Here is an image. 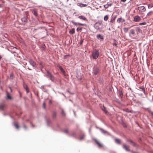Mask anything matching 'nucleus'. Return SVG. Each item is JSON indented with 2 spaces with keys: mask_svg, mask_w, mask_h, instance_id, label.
Masks as SVG:
<instances>
[{
  "mask_svg": "<svg viewBox=\"0 0 153 153\" xmlns=\"http://www.w3.org/2000/svg\"><path fill=\"white\" fill-rule=\"evenodd\" d=\"M28 69L29 70H31L29 68H28Z\"/></svg>",
  "mask_w": 153,
  "mask_h": 153,
  "instance_id": "603ef678",
  "label": "nucleus"
},
{
  "mask_svg": "<svg viewBox=\"0 0 153 153\" xmlns=\"http://www.w3.org/2000/svg\"><path fill=\"white\" fill-rule=\"evenodd\" d=\"M29 63L33 67H35L36 65V63L32 59H30L29 61Z\"/></svg>",
  "mask_w": 153,
  "mask_h": 153,
  "instance_id": "9d476101",
  "label": "nucleus"
},
{
  "mask_svg": "<svg viewBox=\"0 0 153 153\" xmlns=\"http://www.w3.org/2000/svg\"><path fill=\"white\" fill-rule=\"evenodd\" d=\"M63 132L66 134H68V130L67 129H65L63 130Z\"/></svg>",
  "mask_w": 153,
  "mask_h": 153,
  "instance_id": "2f4dec72",
  "label": "nucleus"
},
{
  "mask_svg": "<svg viewBox=\"0 0 153 153\" xmlns=\"http://www.w3.org/2000/svg\"><path fill=\"white\" fill-rule=\"evenodd\" d=\"M152 11H150V12H149V13H147V16H149L151 15V13H152Z\"/></svg>",
  "mask_w": 153,
  "mask_h": 153,
  "instance_id": "79ce46f5",
  "label": "nucleus"
},
{
  "mask_svg": "<svg viewBox=\"0 0 153 153\" xmlns=\"http://www.w3.org/2000/svg\"><path fill=\"white\" fill-rule=\"evenodd\" d=\"M32 12L35 16H37V11L35 9H33L32 11Z\"/></svg>",
  "mask_w": 153,
  "mask_h": 153,
  "instance_id": "f3484780",
  "label": "nucleus"
},
{
  "mask_svg": "<svg viewBox=\"0 0 153 153\" xmlns=\"http://www.w3.org/2000/svg\"><path fill=\"white\" fill-rule=\"evenodd\" d=\"M2 58V57L0 55V60H1Z\"/></svg>",
  "mask_w": 153,
  "mask_h": 153,
  "instance_id": "8fccbe9b",
  "label": "nucleus"
},
{
  "mask_svg": "<svg viewBox=\"0 0 153 153\" xmlns=\"http://www.w3.org/2000/svg\"><path fill=\"white\" fill-rule=\"evenodd\" d=\"M78 18L80 19H82L84 21L87 20L86 18L83 16H79L78 17Z\"/></svg>",
  "mask_w": 153,
  "mask_h": 153,
  "instance_id": "dca6fc26",
  "label": "nucleus"
},
{
  "mask_svg": "<svg viewBox=\"0 0 153 153\" xmlns=\"http://www.w3.org/2000/svg\"><path fill=\"white\" fill-rule=\"evenodd\" d=\"M102 110L104 111V112L106 114L108 113V111L106 110L105 108L103 106L102 108Z\"/></svg>",
  "mask_w": 153,
  "mask_h": 153,
  "instance_id": "5701e85b",
  "label": "nucleus"
},
{
  "mask_svg": "<svg viewBox=\"0 0 153 153\" xmlns=\"http://www.w3.org/2000/svg\"><path fill=\"white\" fill-rule=\"evenodd\" d=\"M100 72L99 69L98 68H94L93 69V73L95 75L97 74Z\"/></svg>",
  "mask_w": 153,
  "mask_h": 153,
  "instance_id": "20e7f679",
  "label": "nucleus"
},
{
  "mask_svg": "<svg viewBox=\"0 0 153 153\" xmlns=\"http://www.w3.org/2000/svg\"><path fill=\"white\" fill-rule=\"evenodd\" d=\"M123 148L124 149L127 151L129 152L130 151L129 148V146H128L126 144H123Z\"/></svg>",
  "mask_w": 153,
  "mask_h": 153,
  "instance_id": "0eeeda50",
  "label": "nucleus"
},
{
  "mask_svg": "<svg viewBox=\"0 0 153 153\" xmlns=\"http://www.w3.org/2000/svg\"><path fill=\"white\" fill-rule=\"evenodd\" d=\"M56 111H54L53 113L52 116L54 118L56 117Z\"/></svg>",
  "mask_w": 153,
  "mask_h": 153,
  "instance_id": "bb28decb",
  "label": "nucleus"
},
{
  "mask_svg": "<svg viewBox=\"0 0 153 153\" xmlns=\"http://www.w3.org/2000/svg\"><path fill=\"white\" fill-rule=\"evenodd\" d=\"M138 8L139 11L141 12H145L146 10V8L144 6L139 7Z\"/></svg>",
  "mask_w": 153,
  "mask_h": 153,
  "instance_id": "423d86ee",
  "label": "nucleus"
},
{
  "mask_svg": "<svg viewBox=\"0 0 153 153\" xmlns=\"http://www.w3.org/2000/svg\"><path fill=\"white\" fill-rule=\"evenodd\" d=\"M0 6H1V5H0Z\"/></svg>",
  "mask_w": 153,
  "mask_h": 153,
  "instance_id": "864d4df0",
  "label": "nucleus"
},
{
  "mask_svg": "<svg viewBox=\"0 0 153 153\" xmlns=\"http://www.w3.org/2000/svg\"><path fill=\"white\" fill-rule=\"evenodd\" d=\"M59 69L60 70L61 72H62L63 74L65 73V71H64L62 66H59Z\"/></svg>",
  "mask_w": 153,
  "mask_h": 153,
  "instance_id": "412c9836",
  "label": "nucleus"
},
{
  "mask_svg": "<svg viewBox=\"0 0 153 153\" xmlns=\"http://www.w3.org/2000/svg\"><path fill=\"white\" fill-rule=\"evenodd\" d=\"M146 22H143V23H140L139 24V25H144L146 24Z\"/></svg>",
  "mask_w": 153,
  "mask_h": 153,
  "instance_id": "4c0bfd02",
  "label": "nucleus"
},
{
  "mask_svg": "<svg viewBox=\"0 0 153 153\" xmlns=\"http://www.w3.org/2000/svg\"><path fill=\"white\" fill-rule=\"evenodd\" d=\"M119 94L121 98H122L123 97V92L121 91H119Z\"/></svg>",
  "mask_w": 153,
  "mask_h": 153,
  "instance_id": "393cba45",
  "label": "nucleus"
},
{
  "mask_svg": "<svg viewBox=\"0 0 153 153\" xmlns=\"http://www.w3.org/2000/svg\"><path fill=\"white\" fill-rule=\"evenodd\" d=\"M97 37L98 39H103V36L100 34L97 35Z\"/></svg>",
  "mask_w": 153,
  "mask_h": 153,
  "instance_id": "6ab92c4d",
  "label": "nucleus"
},
{
  "mask_svg": "<svg viewBox=\"0 0 153 153\" xmlns=\"http://www.w3.org/2000/svg\"><path fill=\"white\" fill-rule=\"evenodd\" d=\"M72 22L74 25H76V26H77V25L83 26L84 25V24L80 23L75 22Z\"/></svg>",
  "mask_w": 153,
  "mask_h": 153,
  "instance_id": "f8f14e48",
  "label": "nucleus"
},
{
  "mask_svg": "<svg viewBox=\"0 0 153 153\" xmlns=\"http://www.w3.org/2000/svg\"><path fill=\"white\" fill-rule=\"evenodd\" d=\"M61 114H62V116H63V117H65V113L64 112V111L63 110H62Z\"/></svg>",
  "mask_w": 153,
  "mask_h": 153,
  "instance_id": "473e14b6",
  "label": "nucleus"
},
{
  "mask_svg": "<svg viewBox=\"0 0 153 153\" xmlns=\"http://www.w3.org/2000/svg\"><path fill=\"white\" fill-rule=\"evenodd\" d=\"M23 127H24V128H26V127L25 126V125H24V126H23Z\"/></svg>",
  "mask_w": 153,
  "mask_h": 153,
  "instance_id": "de8ad7c7",
  "label": "nucleus"
},
{
  "mask_svg": "<svg viewBox=\"0 0 153 153\" xmlns=\"http://www.w3.org/2000/svg\"><path fill=\"white\" fill-rule=\"evenodd\" d=\"M64 58L65 59H66L67 58V55H64Z\"/></svg>",
  "mask_w": 153,
  "mask_h": 153,
  "instance_id": "37998d69",
  "label": "nucleus"
},
{
  "mask_svg": "<svg viewBox=\"0 0 153 153\" xmlns=\"http://www.w3.org/2000/svg\"><path fill=\"white\" fill-rule=\"evenodd\" d=\"M9 88L10 89V92H12V90L11 87H9Z\"/></svg>",
  "mask_w": 153,
  "mask_h": 153,
  "instance_id": "a18cd8bd",
  "label": "nucleus"
},
{
  "mask_svg": "<svg viewBox=\"0 0 153 153\" xmlns=\"http://www.w3.org/2000/svg\"><path fill=\"white\" fill-rule=\"evenodd\" d=\"M5 108V105L4 103L0 104V110H3Z\"/></svg>",
  "mask_w": 153,
  "mask_h": 153,
  "instance_id": "9b49d317",
  "label": "nucleus"
},
{
  "mask_svg": "<svg viewBox=\"0 0 153 153\" xmlns=\"http://www.w3.org/2000/svg\"><path fill=\"white\" fill-rule=\"evenodd\" d=\"M94 141L99 147H100L102 146V145L97 139H94Z\"/></svg>",
  "mask_w": 153,
  "mask_h": 153,
  "instance_id": "1a4fd4ad",
  "label": "nucleus"
},
{
  "mask_svg": "<svg viewBox=\"0 0 153 153\" xmlns=\"http://www.w3.org/2000/svg\"><path fill=\"white\" fill-rule=\"evenodd\" d=\"M152 7H153V5L149 4L148 5V8L149 9L151 8Z\"/></svg>",
  "mask_w": 153,
  "mask_h": 153,
  "instance_id": "72a5a7b5",
  "label": "nucleus"
},
{
  "mask_svg": "<svg viewBox=\"0 0 153 153\" xmlns=\"http://www.w3.org/2000/svg\"><path fill=\"white\" fill-rule=\"evenodd\" d=\"M135 30H134L132 29L130 31L129 35H132L133 36H134L135 34Z\"/></svg>",
  "mask_w": 153,
  "mask_h": 153,
  "instance_id": "2eb2a0df",
  "label": "nucleus"
},
{
  "mask_svg": "<svg viewBox=\"0 0 153 153\" xmlns=\"http://www.w3.org/2000/svg\"><path fill=\"white\" fill-rule=\"evenodd\" d=\"M82 30V28H81V27H78L77 28V31H78V30Z\"/></svg>",
  "mask_w": 153,
  "mask_h": 153,
  "instance_id": "a19ab883",
  "label": "nucleus"
},
{
  "mask_svg": "<svg viewBox=\"0 0 153 153\" xmlns=\"http://www.w3.org/2000/svg\"><path fill=\"white\" fill-rule=\"evenodd\" d=\"M94 27L97 30H101L103 28V24L102 22L98 21L94 25Z\"/></svg>",
  "mask_w": 153,
  "mask_h": 153,
  "instance_id": "f257e3e1",
  "label": "nucleus"
},
{
  "mask_svg": "<svg viewBox=\"0 0 153 153\" xmlns=\"http://www.w3.org/2000/svg\"><path fill=\"white\" fill-rule=\"evenodd\" d=\"M69 33L70 34H73L75 33V29L74 28H73L72 30H70L69 31Z\"/></svg>",
  "mask_w": 153,
  "mask_h": 153,
  "instance_id": "a878e982",
  "label": "nucleus"
},
{
  "mask_svg": "<svg viewBox=\"0 0 153 153\" xmlns=\"http://www.w3.org/2000/svg\"><path fill=\"white\" fill-rule=\"evenodd\" d=\"M126 0H121V1L122 2H125L126 1Z\"/></svg>",
  "mask_w": 153,
  "mask_h": 153,
  "instance_id": "c03bdc74",
  "label": "nucleus"
},
{
  "mask_svg": "<svg viewBox=\"0 0 153 153\" xmlns=\"http://www.w3.org/2000/svg\"><path fill=\"white\" fill-rule=\"evenodd\" d=\"M14 126H15V127H16V128H17V129L19 128V124H18V123H15L14 124Z\"/></svg>",
  "mask_w": 153,
  "mask_h": 153,
  "instance_id": "7c9ffc66",
  "label": "nucleus"
},
{
  "mask_svg": "<svg viewBox=\"0 0 153 153\" xmlns=\"http://www.w3.org/2000/svg\"><path fill=\"white\" fill-rule=\"evenodd\" d=\"M118 43V42L115 40H114V42L112 44L114 46H115L116 47H117V45Z\"/></svg>",
  "mask_w": 153,
  "mask_h": 153,
  "instance_id": "aec40b11",
  "label": "nucleus"
},
{
  "mask_svg": "<svg viewBox=\"0 0 153 153\" xmlns=\"http://www.w3.org/2000/svg\"><path fill=\"white\" fill-rule=\"evenodd\" d=\"M135 30L137 32L139 33H140L141 32V30L139 27H135Z\"/></svg>",
  "mask_w": 153,
  "mask_h": 153,
  "instance_id": "4be33fe9",
  "label": "nucleus"
},
{
  "mask_svg": "<svg viewBox=\"0 0 153 153\" xmlns=\"http://www.w3.org/2000/svg\"><path fill=\"white\" fill-rule=\"evenodd\" d=\"M45 105H46L45 103V102H44L43 104V105H42L43 107L44 108H45Z\"/></svg>",
  "mask_w": 153,
  "mask_h": 153,
  "instance_id": "ea45409f",
  "label": "nucleus"
},
{
  "mask_svg": "<svg viewBox=\"0 0 153 153\" xmlns=\"http://www.w3.org/2000/svg\"><path fill=\"white\" fill-rule=\"evenodd\" d=\"M139 89H141L142 91L144 93V94H145L146 92L145 91V89L144 87H139Z\"/></svg>",
  "mask_w": 153,
  "mask_h": 153,
  "instance_id": "b1692460",
  "label": "nucleus"
},
{
  "mask_svg": "<svg viewBox=\"0 0 153 153\" xmlns=\"http://www.w3.org/2000/svg\"><path fill=\"white\" fill-rule=\"evenodd\" d=\"M77 6L82 7H85L87 5L86 4H84L81 3H78L77 4Z\"/></svg>",
  "mask_w": 153,
  "mask_h": 153,
  "instance_id": "ddd939ff",
  "label": "nucleus"
},
{
  "mask_svg": "<svg viewBox=\"0 0 153 153\" xmlns=\"http://www.w3.org/2000/svg\"><path fill=\"white\" fill-rule=\"evenodd\" d=\"M128 28L125 27L123 28V30L125 32H127L128 31Z\"/></svg>",
  "mask_w": 153,
  "mask_h": 153,
  "instance_id": "c756f323",
  "label": "nucleus"
},
{
  "mask_svg": "<svg viewBox=\"0 0 153 153\" xmlns=\"http://www.w3.org/2000/svg\"><path fill=\"white\" fill-rule=\"evenodd\" d=\"M109 5L108 4H105L104 5V7L105 9H107Z\"/></svg>",
  "mask_w": 153,
  "mask_h": 153,
  "instance_id": "e433bc0d",
  "label": "nucleus"
},
{
  "mask_svg": "<svg viewBox=\"0 0 153 153\" xmlns=\"http://www.w3.org/2000/svg\"><path fill=\"white\" fill-rule=\"evenodd\" d=\"M47 74L48 77L52 81H53L54 80V77L52 75L50 72L47 71Z\"/></svg>",
  "mask_w": 153,
  "mask_h": 153,
  "instance_id": "7ed1b4c3",
  "label": "nucleus"
},
{
  "mask_svg": "<svg viewBox=\"0 0 153 153\" xmlns=\"http://www.w3.org/2000/svg\"><path fill=\"white\" fill-rule=\"evenodd\" d=\"M115 21V19L112 18L111 19L110 22H113Z\"/></svg>",
  "mask_w": 153,
  "mask_h": 153,
  "instance_id": "58836bf2",
  "label": "nucleus"
},
{
  "mask_svg": "<svg viewBox=\"0 0 153 153\" xmlns=\"http://www.w3.org/2000/svg\"><path fill=\"white\" fill-rule=\"evenodd\" d=\"M52 103V101L51 100H49V103L51 104Z\"/></svg>",
  "mask_w": 153,
  "mask_h": 153,
  "instance_id": "49530a36",
  "label": "nucleus"
},
{
  "mask_svg": "<svg viewBox=\"0 0 153 153\" xmlns=\"http://www.w3.org/2000/svg\"><path fill=\"white\" fill-rule=\"evenodd\" d=\"M141 20V18L138 16H135L134 18V21L135 22H139Z\"/></svg>",
  "mask_w": 153,
  "mask_h": 153,
  "instance_id": "39448f33",
  "label": "nucleus"
},
{
  "mask_svg": "<svg viewBox=\"0 0 153 153\" xmlns=\"http://www.w3.org/2000/svg\"><path fill=\"white\" fill-rule=\"evenodd\" d=\"M22 23V24H25L27 22V19L26 17H24L21 19Z\"/></svg>",
  "mask_w": 153,
  "mask_h": 153,
  "instance_id": "6e6552de",
  "label": "nucleus"
},
{
  "mask_svg": "<svg viewBox=\"0 0 153 153\" xmlns=\"http://www.w3.org/2000/svg\"><path fill=\"white\" fill-rule=\"evenodd\" d=\"M67 55V56H70V55L69 54H68Z\"/></svg>",
  "mask_w": 153,
  "mask_h": 153,
  "instance_id": "3c124183",
  "label": "nucleus"
},
{
  "mask_svg": "<svg viewBox=\"0 0 153 153\" xmlns=\"http://www.w3.org/2000/svg\"><path fill=\"white\" fill-rule=\"evenodd\" d=\"M84 135H81V136H80V137H79V139L80 140H82L84 138Z\"/></svg>",
  "mask_w": 153,
  "mask_h": 153,
  "instance_id": "c9c22d12",
  "label": "nucleus"
},
{
  "mask_svg": "<svg viewBox=\"0 0 153 153\" xmlns=\"http://www.w3.org/2000/svg\"><path fill=\"white\" fill-rule=\"evenodd\" d=\"M7 99L8 100H11L12 99V97L10 95L9 93L8 92H7Z\"/></svg>",
  "mask_w": 153,
  "mask_h": 153,
  "instance_id": "4468645a",
  "label": "nucleus"
},
{
  "mask_svg": "<svg viewBox=\"0 0 153 153\" xmlns=\"http://www.w3.org/2000/svg\"><path fill=\"white\" fill-rule=\"evenodd\" d=\"M128 141L130 143H131L132 145H133L134 146H135L136 144L134 142H133L132 140H128Z\"/></svg>",
  "mask_w": 153,
  "mask_h": 153,
  "instance_id": "c85d7f7f",
  "label": "nucleus"
},
{
  "mask_svg": "<svg viewBox=\"0 0 153 153\" xmlns=\"http://www.w3.org/2000/svg\"><path fill=\"white\" fill-rule=\"evenodd\" d=\"M108 19V16L107 15L105 16L104 18V20L105 21H107Z\"/></svg>",
  "mask_w": 153,
  "mask_h": 153,
  "instance_id": "cd10ccee",
  "label": "nucleus"
},
{
  "mask_svg": "<svg viewBox=\"0 0 153 153\" xmlns=\"http://www.w3.org/2000/svg\"><path fill=\"white\" fill-rule=\"evenodd\" d=\"M122 19L121 18H118L117 19V22L119 23H120L122 20Z\"/></svg>",
  "mask_w": 153,
  "mask_h": 153,
  "instance_id": "f704fd0d",
  "label": "nucleus"
},
{
  "mask_svg": "<svg viewBox=\"0 0 153 153\" xmlns=\"http://www.w3.org/2000/svg\"><path fill=\"white\" fill-rule=\"evenodd\" d=\"M115 142L117 144H120L121 143V141L120 140L118 139H117V138H116L115 139Z\"/></svg>",
  "mask_w": 153,
  "mask_h": 153,
  "instance_id": "a211bd4d",
  "label": "nucleus"
},
{
  "mask_svg": "<svg viewBox=\"0 0 153 153\" xmlns=\"http://www.w3.org/2000/svg\"><path fill=\"white\" fill-rule=\"evenodd\" d=\"M99 55V52L97 50H95L92 52V56L94 59H97Z\"/></svg>",
  "mask_w": 153,
  "mask_h": 153,
  "instance_id": "f03ea898",
  "label": "nucleus"
},
{
  "mask_svg": "<svg viewBox=\"0 0 153 153\" xmlns=\"http://www.w3.org/2000/svg\"><path fill=\"white\" fill-rule=\"evenodd\" d=\"M26 90L27 91V92H28V89H27V88H26Z\"/></svg>",
  "mask_w": 153,
  "mask_h": 153,
  "instance_id": "09e8293b",
  "label": "nucleus"
}]
</instances>
